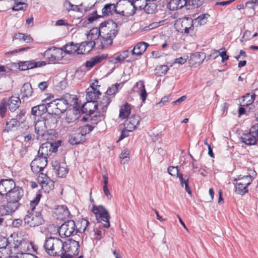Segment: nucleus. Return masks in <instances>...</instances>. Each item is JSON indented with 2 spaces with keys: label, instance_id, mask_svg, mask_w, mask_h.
Returning <instances> with one entry per match:
<instances>
[{
  "label": "nucleus",
  "instance_id": "f257e3e1",
  "mask_svg": "<svg viewBox=\"0 0 258 258\" xmlns=\"http://www.w3.org/2000/svg\"><path fill=\"white\" fill-rule=\"evenodd\" d=\"M48 107L52 108L51 112L41 116L35 124V132L38 140H48L52 139L55 133L54 128L57 126L58 122V118L52 114L62 113L68 108L63 98L48 103Z\"/></svg>",
  "mask_w": 258,
  "mask_h": 258
},
{
  "label": "nucleus",
  "instance_id": "f03ea898",
  "mask_svg": "<svg viewBox=\"0 0 258 258\" xmlns=\"http://www.w3.org/2000/svg\"><path fill=\"white\" fill-rule=\"evenodd\" d=\"M43 246L49 255L61 258H72L79 252V242L75 240L63 242L58 238L50 237L46 239Z\"/></svg>",
  "mask_w": 258,
  "mask_h": 258
},
{
  "label": "nucleus",
  "instance_id": "7ed1b4c3",
  "mask_svg": "<svg viewBox=\"0 0 258 258\" xmlns=\"http://www.w3.org/2000/svg\"><path fill=\"white\" fill-rule=\"evenodd\" d=\"M111 102V98L104 95L97 103H84L82 106L83 113L92 115L95 113L94 119L99 121L104 119L108 105Z\"/></svg>",
  "mask_w": 258,
  "mask_h": 258
},
{
  "label": "nucleus",
  "instance_id": "20e7f679",
  "mask_svg": "<svg viewBox=\"0 0 258 258\" xmlns=\"http://www.w3.org/2000/svg\"><path fill=\"white\" fill-rule=\"evenodd\" d=\"M100 32L102 39L99 46L101 48L111 45L118 33L117 25L113 21H105L100 24Z\"/></svg>",
  "mask_w": 258,
  "mask_h": 258
},
{
  "label": "nucleus",
  "instance_id": "39448f33",
  "mask_svg": "<svg viewBox=\"0 0 258 258\" xmlns=\"http://www.w3.org/2000/svg\"><path fill=\"white\" fill-rule=\"evenodd\" d=\"M41 195L38 194L34 199L30 202L31 210L27 211L24 221L25 225L30 227H35L43 224V219L40 212L34 211L35 207L39 203Z\"/></svg>",
  "mask_w": 258,
  "mask_h": 258
},
{
  "label": "nucleus",
  "instance_id": "423d86ee",
  "mask_svg": "<svg viewBox=\"0 0 258 258\" xmlns=\"http://www.w3.org/2000/svg\"><path fill=\"white\" fill-rule=\"evenodd\" d=\"M92 212L95 215L98 222L101 223L104 227L108 228L110 226V217L108 211L103 206L93 205Z\"/></svg>",
  "mask_w": 258,
  "mask_h": 258
},
{
  "label": "nucleus",
  "instance_id": "0eeeda50",
  "mask_svg": "<svg viewBox=\"0 0 258 258\" xmlns=\"http://www.w3.org/2000/svg\"><path fill=\"white\" fill-rule=\"evenodd\" d=\"M101 33L100 32V27L99 28H94L91 29L87 34V39L88 42H83L80 44L81 47H84V51L86 52H89L98 42L99 36L101 37Z\"/></svg>",
  "mask_w": 258,
  "mask_h": 258
},
{
  "label": "nucleus",
  "instance_id": "6e6552de",
  "mask_svg": "<svg viewBox=\"0 0 258 258\" xmlns=\"http://www.w3.org/2000/svg\"><path fill=\"white\" fill-rule=\"evenodd\" d=\"M117 14L126 17L132 16L136 12L133 2L129 0H119L117 3Z\"/></svg>",
  "mask_w": 258,
  "mask_h": 258
},
{
  "label": "nucleus",
  "instance_id": "1a4fd4ad",
  "mask_svg": "<svg viewBox=\"0 0 258 258\" xmlns=\"http://www.w3.org/2000/svg\"><path fill=\"white\" fill-rule=\"evenodd\" d=\"M24 195L23 189L19 186L14 187L8 195L6 196L8 203L15 208L18 209L20 206L19 201Z\"/></svg>",
  "mask_w": 258,
  "mask_h": 258
},
{
  "label": "nucleus",
  "instance_id": "9d476101",
  "mask_svg": "<svg viewBox=\"0 0 258 258\" xmlns=\"http://www.w3.org/2000/svg\"><path fill=\"white\" fill-rule=\"evenodd\" d=\"M58 232L61 237H70L77 233L75 222L73 220L66 221L59 227Z\"/></svg>",
  "mask_w": 258,
  "mask_h": 258
},
{
  "label": "nucleus",
  "instance_id": "9b49d317",
  "mask_svg": "<svg viewBox=\"0 0 258 258\" xmlns=\"http://www.w3.org/2000/svg\"><path fill=\"white\" fill-rule=\"evenodd\" d=\"M193 25V20L189 18H182L177 20L174 23V27L178 32L189 33V29Z\"/></svg>",
  "mask_w": 258,
  "mask_h": 258
},
{
  "label": "nucleus",
  "instance_id": "f8f14e48",
  "mask_svg": "<svg viewBox=\"0 0 258 258\" xmlns=\"http://www.w3.org/2000/svg\"><path fill=\"white\" fill-rule=\"evenodd\" d=\"M241 141L248 145L255 144L258 141L257 126H252L248 133L244 134L242 136Z\"/></svg>",
  "mask_w": 258,
  "mask_h": 258
},
{
  "label": "nucleus",
  "instance_id": "ddd939ff",
  "mask_svg": "<svg viewBox=\"0 0 258 258\" xmlns=\"http://www.w3.org/2000/svg\"><path fill=\"white\" fill-rule=\"evenodd\" d=\"M64 53L63 48H54L53 49L49 48L44 53V56L47 58L49 61L53 62L58 61L63 57Z\"/></svg>",
  "mask_w": 258,
  "mask_h": 258
},
{
  "label": "nucleus",
  "instance_id": "4468645a",
  "mask_svg": "<svg viewBox=\"0 0 258 258\" xmlns=\"http://www.w3.org/2000/svg\"><path fill=\"white\" fill-rule=\"evenodd\" d=\"M133 5L135 11L144 9L148 14L152 13L155 9V5L152 3H148L146 0H133Z\"/></svg>",
  "mask_w": 258,
  "mask_h": 258
},
{
  "label": "nucleus",
  "instance_id": "2eb2a0df",
  "mask_svg": "<svg viewBox=\"0 0 258 258\" xmlns=\"http://www.w3.org/2000/svg\"><path fill=\"white\" fill-rule=\"evenodd\" d=\"M38 181L41 184L42 188L49 192L54 186V182L46 174L40 173L38 176Z\"/></svg>",
  "mask_w": 258,
  "mask_h": 258
},
{
  "label": "nucleus",
  "instance_id": "dca6fc26",
  "mask_svg": "<svg viewBox=\"0 0 258 258\" xmlns=\"http://www.w3.org/2000/svg\"><path fill=\"white\" fill-rule=\"evenodd\" d=\"M47 159L38 156L31 163V169L33 172L39 173L46 167Z\"/></svg>",
  "mask_w": 258,
  "mask_h": 258
},
{
  "label": "nucleus",
  "instance_id": "f3484780",
  "mask_svg": "<svg viewBox=\"0 0 258 258\" xmlns=\"http://www.w3.org/2000/svg\"><path fill=\"white\" fill-rule=\"evenodd\" d=\"M15 187V183L12 179H2L0 182V195H7Z\"/></svg>",
  "mask_w": 258,
  "mask_h": 258
},
{
  "label": "nucleus",
  "instance_id": "a211bd4d",
  "mask_svg": "<svg viewBox=\"0 0 258 258\" xmlns=\"http://www.w3.org/2000/svg\"><path fill=\"white\" fill-rule=\"evenodd\" d=\"M140 122V117L139 115L132 116L125 121V130L127 132H132L136 129Z\"/></svg>",
  "mask_w": 258,
  "mask_h": 258
},
{
  "label": "nucleus",
  "instance_id": "6ab92c4d",
  "mask_svg": "<svg viewBox=\"0 0 258 258\" xmlns=\"http://www.w3.org/2000/svg\"><path fill=\"white\" fill-rule=\"evenodd\" d=\"M62 48L64 53L69 54L74 53L76 52H77L78 54H85L87 53L86 51L83 52L82 50L84 47H81L80 45L78 46V44H75L73 42L66 44Z\"/></svg>",
  "mask_w": 258,
  "mask_h": 258
},
{
  "label": "nucleus",
  "instance_id": "aec40b11",
  "mask_svg": "<svg viewBox=\"0 0 258 258\" xmlns=\"http://www.w3.org/2000/svg\"><path fill=\"white\" fill-rule=\"evenodd\" d=\"M54 151V149L52 148V144L50 142H47L41 145L38 152V156L46 158L52 152Z\"/></svg>",
  "mask_w": 258,
  "mask_h": 258
},
{
  "label": "nucleus",
  "instance_id": "412c9836",
  "mask_svg": "<svg viewBox=\"0 0 258 258\" xmlns=\"http://www.w3.org/2000/svg\"><path fill=\"white\" fill-rule=\"evenodd\" d=\"M100 94L101 93L96 88L92 86L88 88L86 90V100L88 101L87 103H95Z\"/></svg>",
  "mask_w": 258,
  "mask_h": 258
},
{
  "label": "nucleus",
  "instance_id": "4be33fe9",
  "mask_svg": "<svg viewBox=\"0 0 258 258\" xmlns=\"http://www.w3.org/2000/svg\"><path fill=\"white\" fill-rule=\"evenodd\" d=\"M54 213L57 216V219L63 220L69 218L70 213L65 205L58 206L55 209Z\"/></svg>",
  "mask_w": 258,
  "mask_h": 258
},
{
  "label": "nucleus",
  "instance_id": "5701e85b",
  "mask_svg": "<svg viewBox=\"0 0 258 258\" xmlns=\"http://www.w3.org/2000/svg\"><path fill=\"white\" fill-rule=\"evenodd\" d=\"M107 57V54H102L95 56L91 58L89 60L86 61L85 66L87 68H91L96 64L101 62L102 61L106 59Z\"/></svg>",
  "mask_w": 258,
  "mask_h": 258
},
{
  "label": "nucleus",
  "instance_id": "b1692460",
  "mask_svg": "<svg viewBox=\"0 0 258 258\" xmlns=\"http://www.w3.org/2000/svg\"><path fill=\"white\" fill-rule=\"evenodd\" d=\"M134 89L140 94L142 102H144L147 96V93L145 89L144 82L142 81L138 82L134 87Z\"/></svg>",
  "mask_w": 258,
  "mask_h": 258
},
{
  "label": "nucleus",
  "instance_id": "393cba45",
  "mask_svg": "<svg viewBox=\"0 0 258 258\" xmlns=\"http://www.w3.org/2000/svg\"><path fill=\"white\" fill-rule=\"evenodd\" d=\"M149 44L145 42H140L137 43L133 50H132V54L134 55L140 56L142 55L146 50Z\"/></svg>",
  "mask_w": 258,
  "mask_h": 258
},
{
  "label": "nucleus",
  "instance_id": "a878e982",
  "mask_svg": "<svg viewBox=\"0 0 258 258\" xmlns=\"http://www.w3.org/2000/svg\"><path fill=\"white\" fill-rule=\"evenodd\" d=\"M20 104L21 100L19 97L12 96L7 101V104L11 112L16 111L20 106Z\"/></svg>",
  "mask_w": 258,
  "mask_h": 258
},
{
  "label": "nucleus",
  "instance_id": "bb28decb",
  "mask_svg": "<svg viewBox=\"0 0 258 258\" xmlns=\"http://www.w3.org/2000/svg\"><path fill=\"white\" fill-rule=\"evenodd\" d=\"M33 93V89L31 85L29 83H25L21 89L22 99H28L31 97Z\"/></svg>",
  "mask_w": 258,
  "mask_h": 258
},
{
  "label": "nucleus",
  "instance_id": "cd10ccee",
  "mask_svg": "<svg viewBox=\"0 0 258 258\" xmlns=\"http://www.w3.org/2000/svg\"><path fill=\"white\" fill-rule=\"evenodd\" d=\"M117 4H107L102 8V14L103 16H109L114 12L117 14Z\"/></svg>",
  "mask_w": 258,
  "mask_h": 258
},
{
  "label": "nucleus",
  "instance_id": "c85d7f7f",
  "mask_svg": "<svg viewBox=\"0 0 258 258\" xmlns=\"http://www.w3.org/2000/svg\"><path fill=\"white\" fill-rule=\"evenodd\" d=\"M233 181H236L235 183H240L245 187H247L252 182V177L250 175L241 176L239 175L237 178L233 179Z\"/></svg>",
  "mask_w": 258,
  "mask_h": 258
},
{
  "label": "nucleus",
  "instance_id": "c756f323",
  "mask_svg": "<svg viewBox=\"0 0 258 258\" xmlns=\"http://www.w3.org/2000/svg\"><path fill=\"white\" fill-rule=\"evenodd\" d=\"M63 99L66 103L67 107L68 106H74L75 107H78V99L76 96L66 94L63 96Z\"/></svg>",
  "mask_w": 258,
  "mask_h": 258
},
{
  "label": "nucleus",
  "instance_id": "7c9ffc66",
  "mask_svg": "<svg viewBox=\"0 0 258 258\" xmlns=\"http://www.w3.org/2000/svg\"><path fill=\"white\" fill-rule=\"evenodd\" d=\"M85 140V138L78 131L72 134L69 138V142L72 145H77L81 143Z\"/></svg>",
  "mask_w": 258,
  "mask_h": 258
},
{
  "label": "nucleus",
  "instance_id": "2f4dec72",
  "mask_svg": "<svg viewBox=\"0 0 258 258\" xmlns=\"http://www.w3.org/2000/svg\"><path fill=\"white\" fill-rule=\"evenodd\" d=\"M17 209L12 207V205L8 203L6 205L0 206V216L9 215L16 211Z\"/></svg>",
  "mask_w": 258,
  "mask_h": 258
},
{
  "label": "nucleus",
  "instance_id": "473e14b6",
  "mask_svg": "<svg viewBox=\"0 0 258 258\" xmlns=\"http://www.w3.org/2000/svg\"><path fill=\"white\" fill-rule=\"evenodd\" d=\"M23 240L24 239L21 237H19L17 235H15L13 238V242L10 241L11 243L10 244V247L11 248H13L14 250V253L15 254H16V253H18L17 251L18 250V249L20 246L21 243L22 242Z\"/></svg>",
  "mask_w": 258,
  "mask_h": 258
},
{
  "label": "nucleus",
  "instance_id": "72a5a7b5",
  "mask_svg": "<svg viewBox=\"0 0 258 258\" xmlns=\"http://www.w3.org/2000/svg\"><path fill=\"white\" fill-rule=\"evenodd\" d=\"M208 14H201L193 20V25L196 26H201L207 23L208 19L209 17Z\"/></svg>",
  "mask_w": 258,
  "mask_h": 258
},
{
  "label": "nucleus",
  "instance_id": "f704fd0d",
  "mask_svg": "<svg viewBox=\"0 0 258 258\" xmlns=\"http://www.w3.org/2000/svg\"><path fill=\"white\" fill-rule=\"evenodd\" d=\"M130 113L131 106L128 103H125L120 108L119 116L123 119L125 118L128 116Z\"/></svg>",
  "mask_w": 258,
  "mask_h": 258
},
{
  "label": "nucleus",
  "instance_id": "c9c22d12",
  "mask_svg": "<svg viewBox=\"0 0 258 258\" xmlns=\"http://www.w3.org/2000/svg\"><path fill=\"white\" fill-rule=\"evenodd\" d=\"M19 124V121L17 118L11 119L9 121L6 123L4 132H9L10 131L12 130L13 128L18 126Z\"/></svg>",
  "mask_w": 258,
  "mask_h": 258
},
{
  "label": "nucleus",
  "instance_id": "e433bc0d",
  "mask_svg": "<svg viewBox=\"0 0 258 258\" xmlns=\"http://www.w3.org/2000/svg\"><path fill=\"white\" fill-rule=\"evenodd\" d=\"M255 95L254 93L251 95H250L249 93L246 94L243 97V104L241 105L243 106H248L251 104L255 99Z\"/></svg>",
  "mask_w": 258,
  "mask_h": 258
},
{
  "label": "nucleus",
  "instance_id": "4c0bfd02",
  "mask_svg": "<svg viewBox=\"0 0 258 258\" xmlns=\"http://www.w3.org/2000/svg\"><path fill=\"white\" fill-rule=\"evenodd\" d=\"M15 39L23 40L27 43L30 42L33 40L30 35L25 34L21 33L16 34L14 35L13 40Z\"/></svg>",
  "mask_w": 258,
  "mask_h": 258
},
{
  "label": "nucleus",
  "instance_id": "58836bf2",
  "mask_svg": "<svg viewBox=\"0 0 258 258\" xmlns=\"http://www.w3.org/2000/svg\"><path fill=\"white\" fill-rule=\"evenodd\" d=\"M30 247V245L29 243L27 240L24 239L22 242L21 243L20 246L17 251L18 253H16V254L19 255L21 254V253L27 252L29 250Z\"/></svg>",
  "mask_w": 258,
  "mask_h": 258
},
{
  "label": "nucleus",
  "instance_id": "ea45409f",
  "mask_svg": "<svg viewBox=\"0 0 258 258\" xmlns=\"http://www.w3.org/2000/svg\"><path fill=\"white\" fill-rule=\"evenodd\" d=\"M10 247L2 248L0 249V258H12V250L10 249Z\"/></svg>",
  "mask_w": 258,
  "mask_h": 258
},
{
  "label": "nucleus",
  "instance_id": "a19ab883",
  "mask_svg": "<svg viewBox=\"0 0 258 258\" xmlns=\"http://www.w3.org/2000/svg\"><path fill=\"white\" fill-rule=\"evenodd\" d=\"M206 57L205 54L203 52H196L192 55V58L194 60L196 63L200 64Z\"/></svg>",
  "mask_w": 258,
  "mask_h": 258
},
{
  "label": "nucleus",
  "instance_id": "79ce46f5",
  "mask_svg": "<svg viewBox=\"0 0 258 258\" xmlns=\"http://www.w3.org/2000/svg\"><path fill=\"white\" fill-rule=\"evenodd\" d=\"M203 0H187V9H193L201 6Z\"/></svg>",
  "mask_w": 258,
  "mask_h": 258
},
{
  "label": "nucleus",
  "instance_id": "37998d69",
  "mask_svg": "<svg viewBox=\"0 0 258 258\" xmlns=\"http://www.w3.org/2000/svg\"><path fill=\"white\" fill-rule=\"evenodd\" d=\"M68 172V170L64 164L60 165V166H59L56 170L54 171V172L57 175V176L60 177L66 176Z\"/></svg>",
  "mask_w": 258,
  "mask_h": 258
},
{
  "label": "nucleus",
  "instance_id": "c03bdc74",
  "mask_svg": "<svg viewBox=\"0 0 258 258\" xmlns=\"http://www.w3.org/2000/svg\"><path fill=\"white\" fill-rule=\"evenodd\" d=\"M235 191L239 194L243 195L248 192L247 187H245L244 185H242L240 183H235Z\"/></svg>",
  "mask_w": 258,
  "mask_h": 258
},
{
  "label": "nucleus",
  "instance_id": "a18cd8bd",
  "mask_svg": "<svg viewBox=\"0 0 258 258\" xmlns=\"http://www.w3.org/2000/svg\"><path fill=\"white\" fill-rule=\"evenodd\" d=\"M89 224V222L88 220L84 219H82L80 221V226L78 227L76 226L77 233L84 232Z\"/></svg>",
  "mask_w": 258,
  "mask_h": 258
},
{
  "label": "nucleus",
  "instance_id": "49530a36",
  "mask_svg": "<svg viewBox=\"0 0 258 258\" xmlns=\"http://www.w3.org/2000/svg\"><path fill=\"white\" fill-rule=\"evenodd\" d=\"M27 5L25 3L19 2L18 0L15 1V5L13 6L12 10L13 11H20L24 10L27 8Z\"/></svg>",
  "mask_w": 258,
  "mask_h": 258
},
{
  "label": "nucleus",
  "instance_id": "de8ad7c7",
  "mask_svg": "<svg viewBox=\"0 0 258 258\" xmlns=\"http://www.w3.org/2000/svg\"><path fill=\"white\" fill-rule=\"evenodd\" d=\"M93 130V127L91 125L87 124L81 127L79 131H78L80 134L82 135L85 138V136L91 132Z\"/></svg>",
  "mask_w": 258,
  "mask_h": 258
},
{
  "label": "nucleus",
  "instance_id": "09e8293b",
  "mask_svg": "<svg viewBox=\"0 0 258 258\" xmlns=\"http://www.w3.org/2000/svg\"><path fill=\"white\" fill-rule=\"evenodd\" d=\"M120 158L122 159L121 161L122 163L125 164L128 162L130 159L129 151L127 149H124L120 154Z\"/></svg>",
  "mask_w": 258,
  "mask_h": 258
},
{
  "label": "nucleus",
  "instance_id": "8fccbe9b",
  "mask_svg": "<svg viewBox=\"0 0 258 258\" xmlns=\"http://www.w3.org/2000/svg\"><path fill=\"white\" fill-rule=\"evenodd\" d=\"M19 69L22 71L33 69L32 61H26L20 62Z\"/></svg>",
  "mask_w": 258,
  "mask_h": 258
},
{
  "label": "nucleus",
  "instance_id": "3c124183",
  "mask_svg": "<svg viewBox=\"0 0 258 258\" xmlns=\"http://www.w3.org/2000/svg\"><path fill=\"white\" fill-rule=\"evenodd\" d=\"M119 86L118 84H115V85H113L111 86V87H109L105 95H106L109 97V96L113 95L114 94H115L118 90V87Z\"/></svg>",
  "mask_w": 258,
  "mask_h": 258
},
{
  "label": "nucleus",
  "instance_id": "603ef678",
  "mask_svg": "<svg viewBox=\"0 0 258 258\" xmlns=\"http://www.w3.org/2000/svg\"><path fill=\"white\" fill-rule=\"evenodd\" d=\"M38 110V112L40 113V115L45 113L46 112H51V110H49L50 107H48V103L47 104H42L36 106Z\"/></svg>",
  "mask_w": 258,
  "mask_h": 258
},
{
  "label": "nucleus",
  "instance_id": "864d4df0",
  "mask_svg": "<svg viewBox=\"0 0 258 258\" xmlns=\"http://www.w3.org/2000/svg\"><path fill=\"white\" fill-rule=\"evenodd\" d=\"M179 3L177 0H171L168 4V8L171 11L179 9Z\"/></svg>",
  "mask_w": 258,
  "mask_h": 258
},
{
  "label": "nucleus",
  "instance_id": "5fc2aeb1",
  "mask_svg": "<svg viewBox=\"0 0 258 258\" xmlns=\"http://www.w3.org/2000/svg\"><path fill=\"white\" fill-rule=\"evenodd\" d=\"M7 106V100L3 99L0 103V115L2 117H4L6 115Z\"/></svg>",
  "mask_w": 258,
  "mask_h": 258
},
{
  "label": "nucleus",
  "instance_id": "6e6d98bb",
  "mask_svg": "<svg viewBox=\"0 0 258 258\" xmlns=\"http://www.w3.org/2000/svg\"><path fill=\"white\" fill-rule=\"evenodd\" d=\"M169 174L173 176H178L180 173H179L177 166H169L167 169Z\"/></svg>",
  "mask_w": 258,
  "mask_h": 258
},
{
  "label": "nucleus",
  "instance_id": "4d7b16f0",
  "mask_svg": "<svg viewBox=\"0 0 258 258\" xmlns=\"http://www.w3.org/2000/svg\"><path fill=\"white\" fill-rule=\"evenodd\" d=\"M10 240L9 239L3 237H0V249L10 247L9 244L10 245Z\"/></svg>",
  "mask_w": 258,
  "mask_h": 258
},
{
  "label": "nucleus",
  "instance_id": "13d9d810",
  "mask_svg": "<svg viewBox=\"0 0 258 258\" xmlns=\"http://www.w3.org/2000/svg\"><path fill=\"white\" fill-rule=\"evenodd\" d=\"M64 8L68 11H70L71 10L74 11H77V10L75 9L74 7L75 5L72 4L70 1H65L63 3Z\"/></svg>",
  "mask_w": 258,
  "mask_h": 258
},
{
  "label": "nucleus",
  "instance_id": "bf43d9fd",
  "mask_svg": "<svg viewBox=\"0 0 258 258\" xmlns=\"http://www.w3.org/2000/svg\"><path fill=\"white\" fill-rule=\"evenodd\" d=\"M17 258H37L34 254L28 252L21 253V254L16 256Z\"/></svg>",
  "mask_w": 258,
  "mask_h": 258
},
{
  "label": "nucleus",
  "instance_id": "052dcab7",
  "mask_svg": "<svg viewBox=\"0 0 258 258\" xmlns=\"http://www.w3.org/2000/svg\"><path fill=\"white\" fill-rule=\"evenodd\" d=\"M162 22L161 21L159 22H153V23H151V24H150L148 27H145L144 30H152L154 28H157L160 25V24Z\"/></svg>",
  "mask_w": 258,
  "mask_h": 258
},
{
  "label": "nucleus",
  "instance_id": "680f3d73",
  "mask_svg": "<svg viewBox=\"0 0 258 258\" xmlns=\"http://www.w3.org/2000/svg\"><path fill=\"white\" fill-rule=\"evenodd\" d=\"M171 97V95H169L168 96L163 97V98H162L161 100L159 102L158 104L160 106L164 105L165 103L169 102V101L171 99V98H170Z\"/></svg>",
  "mask_w": 258,
  "mask_h": 258
},
{
  "label": "nucleus",
  "instance_id": "e2e57ef3",
  "mask_svg": "<svg viewBox=\"0 0 258 258\" xmlns=\"http://www.w3.org/2000/svg\"><path fill=\"white\" fill-rule=\"evenodd\" d=\"M32 62L33 69L34 68L41 67L46 64V62L44 61H35L33 60Z\"/></svg>",
  "mask_w": 258,
  "mask_h": 258
},
{
  "label": "nucleus",
  "instance_id": "0e129e2a",
  "mask_svg": "<svg viewBox=\"0 0 258 258\" xmlns=\"http://www.w3.org/2000/svg\"><path fill=\"white\" fill-rule=\"evenodd\" d=\"M187 57H180L179 58H177L175 59L174 62L177 63L179 64H184L187 60Z\"/></svg>",
  "mask_w": 258,
  "mask_h": 258
},
{
  "label": "nucleus",
  "instance_id": "69168bd1",
  "mask_svg": "<svg viewBox=\"0 0 258 258\" xmlns=\"http://www.w3.org/2000/svg\"><path fill=\"white\" fill-rule=\"evenodd\" d=\"M94 231L95 233V234L98 236V237H97L96 238L98 240L100 239L101 238L103 233H104V230L102 231L101 228H95V229H94Z\"/></svg>",
  "mask_w": 258,
  "mask_h": 258
},
{
  "label": "nucleus",
  "instance_id": "338daca9",
  "mask_svg": "<svg viewBox=\"0 0 258 258\" xmlns=\"http://www.w3.org/2000/svg\"><path fill=\"white\" fill-rule=\"evenodd\" d=\"M103 192L104 195L107 197L108 199H111L112 196L111 194L110 193L109 190L108 189L107 186H104L103 187Z\"/></svg>",
  "mask_w": 258,
  "mask_h": 258
},
{
  "label": "nucleus",
  "instance_id": "774afa93",
  "mask_svg": "<svg viewBox=\"0 0 258 258\" xmlns=\"http://www.w3.org/2000/svg\"><path fill=\"white\" fill-rule=\"evenodd\" d=\"M38 87L41 91H43L48 87L47 82L45 81L40 82L38 85Z\"/></svg>",
  "mask_w": 258,
  "mask_h": 258
}]
</instances>
